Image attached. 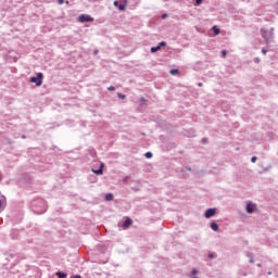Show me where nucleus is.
Wrapping results in <instances>:
<instances>
[{
  "label": "nucleus",
  "mask_w": 278,
  "mask_h": 278,
  "mask_svg": "<svg viewBox=\"0 0 278 278\" xmlns=\"http://www.w3.org/2000/svg\"><path fill=\"white\" fill-rule=\"evenodd\" d=\"M93 53H94V55H97V53H99V50H94V52H93Z\"/></svg>",
  "instance_id": "nucleus-35"
},
{
  "label": "nucleus",
  "mask_w": 278,
  "mask_h": 278,
  "mask_svg": "<svg viewBox=\"0 0 278 278\" xmlns=\"http://www.w3.org/2000/svg\"><path fill=\"white\" fill-rule=\"evenodd\" d=\"M113 5H114L115 8H118V1H114V2H113Z\"/></svg>",
  "instance_id": "nucleus-28"
},
{
  "label": "nucleus",
  "mask_w": 278,
  "mask_h": 278,
  "mask_svg": "<svg viewBox=\"0 0 278 278\" xmlns=\"http://www.w3.org/2000/svg\"><path fill=\"white\" fill-rule=\"evenodd\" d=\"M187 170H192V168L191 167H187Z\"/></svg>",
  "instance_id": "nucleus-38"
},
{
  "label": "nucleus",
  "mask_w": 278,
  "mask_h": 278,
  "mask_svg": "<svg viewBox=\"0 0 278 278\" xmlns=\"http://www.w3.org/2000/svg\"><path fill=\"white\" fill-rule=\"evenodd\" d=\"M131 223H132L131 218L127 217V218L124 220V223H123V227H124L125 229H127V227H129V226L131 225Z\"/></svg>",
  "instance_id": "nucleus-6"
},
{
  "label": "nucleus",
  "mask_w": 278,
  "mask_h": 278,
  "mask_svg": "<svg viewBox=\"0 0 278 278\" xmlns=\"http://www.w3.org/2000/svg\"><path fill=\"white\" fill-rule=\"evenodd\" d=\"M92 173H94V175H103V164H101L100 168L92 169Z\"/></svg>",
  "instance_id": "nucleus-7"
},
{
  "label": "nucleus",
  "mask_w": 278,
  "mask_h": 278,
  "mask_svg": "<svg viewBox=\"0 0 278 278\" xmlns=\"http://www.w3.org/2000/svg\"><path fill=\"white\" fill-rule=\"evenodd\" d=\"M202 142H203L204 144H207V138H203V139H202Z\"/></svg>",
  "instance_id": "nucleus-30"
},
{
  "label": "nucleus",
  "mask_w": 278,
  "mask_h": 278,
  "mask_svg": "<svg viewBox=\"0 0 278 278\" xmlns=\"http://www.w3.org/2000/svg\"><path fill=\"white\" fill-rule=\"evenodd\" d=\"M118 99H127V96L125 93L118 92L117 93Z\"/></svg>",
  "instance_id": "nucleus-15"
},
{
  "label": "nucleus",
  "mask_w": 278,
  "mask_h": 278,
  "mask_svg": "<svg viewBox=\"0 0 278 278\" xmlns=\"http://www.w3.org/2000/svg\"><path fill=\"white\" fill-rule=\"evenodd\" d=\"M45 212H47V208H43V210H40V211L35 210V214H45Z\"/></svg>",
  "instance_id": "nucleus-19"
},
{
  "label": "nucleus",
  "mask_w": 278,
  "mask_h": 278,
  "mask_svg": "<svg viewBox=\"0 0 278 278\" xmlns=\"http://www.w3.org/2000/svg\"><path fill=\"white\" fill-rule=\"evenodd\" d=\"M43 77L42 73H37V76L30 77V83L36 84V86H42Z\"/></svg>",
  "instance_id": "nucleus-2"
},
{
  "label": "nucleus",
  "mask_w": 278,
  "mask_h": 278,
  "mask_svg": "<svg viewBox=\"0 0 278 278\" xmlns=\"http://www.w3.org/2000/svg\"><path fill=\"white\" fill-rule=\"evenodd\" d=\"M55 275L59 278H66L67 277L66 273H64V271H56Z\"/></svg>",
  "instance_id": "nucleus-11"
},
{
  "label": "nucleus",
  "mask_w": 278,
  "mask_h": 278,
  "mask_svg": "<svg viewBox=\"0 0 278 278\" xmlns=\"http://www.w3.org/2000/svg\"><path fill=\"white\" fill-rule=\"evenodd\" d=\"M146 157H147L148 160H151V157H153V153L147 152V153H146Z\"/></svg>",
  "instance_id": "nucleus-18"
},
{
  "label": "nucleus",
  "mask_w": 278,
  "mask_h": 278,
  "mask_svg": "<svg viewBox=\"0 0 278 278\" xmlns=\"http://www.w3.org/2000/svg\"><path fill=\"white\" fill-rule=\"evenodd\" d=\"M254 211H255V204H253L252 202H249L247 204V212H248V214H253Z\"/></svg>",
  "instance_id": "nucleus-5"
},
{
  "label": "nucleus",
  "mask_w": 278,
  "mask_h": 278,
  "mask_svg": "<svg viewBox=\"0 0 278 278\" xmlns=\"http://www.w3.org/2000/svg\"><path fill=\"white\" fill-rule=\"evenodd\" d=\"M254 62H255V64H260V62H261L260 58L258 56L254 58Z\"/></svg>",
  "instance_id": "nucleus-22"
},
{
  "label": "nucleus",
  "mask_w": 278,
  "mask_h": 278,
  "mask_svg": "<svg viewBox=\"0 0 278 278\" xmlns=\"http://www.w3.org/2000/svg\"><path fill=\"white\" fill-rule=\"evenodd\" d=\"M247 257H249L250 264H255V258L253 256V253L251 252L247 253Z\"/></svg>",
  "instance_id": "nucleus-8"
},
{
  "label": "nucleus",
  "mask_w": 278,
  "mask_h": 278,
  "mask_svg": "<svg viewBox=\"0 0 278 278\" xmlns=\"http://www.w3.org/2000/svg\"><path fill=\"white\" fill-rule=\"evenodd\" d=\"M59 5H62L64 3V0H58Z\"/></svg>",
  "instance_id": "nucleus-33"
},
{
  "label": "nucleus",
  "mask_w": 278,
  "mask_h": 278,
  "mask_svg": "<svg viewBox=\"0 0 278 278\" xmlns=\"http://www.w3.org/2000/svg\"><path fill=\"white\" fill-rule=\"evenodd\" d=\"M266 53H268V50H266V48H263V49H262V54H263V55H266Z\"/></svg>",
  "instance_id": "nucleus-21"
},
{
  "label": "nucleus",
  "mask_w": 278,
  "mask_h": 278,
  "mask_svg": "<svg viewBox=\"0 0 278 278\" xmlns=\"http://www.w3.org/2000/svg\"><path fill=\"white\" fill-rule=\"evenodd\" d=\"M222 55H223V58H225L227 55V50H223Z\"/></svg>",
  "instance_id": "nucleus-27"
},
{
  "label": "nucleus",
  "mask_w": 278,
  "mask_h": 278,
  "mask_svg": "<svg viewBox=\"0 0 278 278\" xmlns=\"http://www.w3.org/2000/svg\"><path fill=\"white\" fill-rule=\"evenodd\" d=\"M251 162H252L253 164H255V162H257V156H253V157L251 159Z\"/></svg>",
  "instance_id": "nucleus-24"
},
{
  "label": "nucleus",
  "mask_w": 278,
  "mask_h": 278,
  "mask_svg": "<svg viewBox=\"0 0 278 278\" xmlns=\"http://www.w3.org/2000/svg\"><path fill=\"white\" fill-rule=\"evenodd\" d=\"M162 18H163V20H164V18H168V14L164 13V14L162 15Z\"/></svg>",
  "instance_id": "nucleus-29"
},
{
  "label": "nucleus",
  "mask_w": 278,
  "mask_h": 278,
  "mask_svg": "<svg viewBox=\"0 0 278 278\" xmlns=\"http://www.w3.org/2000/svg\"><path fill=\"white\" fill-rule=\"evenodd\" d=\"M198 86H203V84H202V83H200V84H198Z\"/></svg>",
  "instance_id": "nucleus-41"
},
{
  "label": "nucleus",
  "mask_w": 278,
  "mask_h": 278,
  "mask_svg": "<svg viewBox=\"0 0 278 278\" xmlns=\"http://www.w3.org/2000/svg\"><path fill=\"white\" fill-rule=\"evenodd\" d=\"M157 47H160V49H162V47H166V41H161Z\"/></svg>",
  "instance_id": "nucleus-20"
},
{
  "label": "nucleus",
  "mask_w": 278,
  "mask_h": 278,
  "mask_svg": "<svg viewBox=\"0 0 278 278\" xmlns=\"http://www.w3.org/2000/svg\"><path fill=\"white\" fill-rule=\"evenodd\" d=\"M216 214V208H207L204 216L205 218H212Z\"/></svg>",
  "instance_id": "nucleus-4"
},
{
  "label": "nucleus",
  "mask_w": 278,
  "mask_h": 278,
  "mask_svg": "<svg viewBox=\"0 0 278 278\" xmlns=\"http://www.w3.org/2000/svg\"><path fill=\"white\" fill-rule=\"evenodd\" d=\"M208 257H210V260H214V254L210 253Z\"/></svg>",
  "instance_id": "nucleus-31"
},
{
  "label": "nucleus",
  "mask_w": 278,
  "mask_h": 278,
  "mask_svg": "<svg viewBox=\"0 0 278 278\" xmlns=\"http://www.w3.org/2000/svg\"><path fill=\"white\" fill-rule=\"evenodd\" d=\"M211 229H212L213 231H218V224H216V222H212V223H211Z\"/></svg>",
  "instance_id": "nucleus-10"
},
{
  "label": "nucleus",
  "mask_w": 278,
  "mask_h": 278,
  "mask_svg": "<svg viewBox=\"0 0 278 278\" xmlns=\"http://www.w3.org/2000/svg\"><path fill=\"white\" fill-rule=\"evenodd\" d=\"M257 267H258V268H262V264H257Z\"/></svg>",
  "instance_id": "nucleus-37"
},
{
  "label": "nucleus",
  "mask_w": 278,
  "mask_h": 278,
  "mask_svg": "<svg viewBox=\"0 0 278 278\" xmlns=\"http://www.w3.org/2000/svg\"><path fill=\"white\" fill-rule=\"evenodd\" d=\"M267 275H273V271H268V274Z\"/></svg>",
  "instance_id": "nucleus-40"
},
{
  "label": "nucleus",
  "mask_w": 278,
  "mask_h": 278,
  "mask_svg": "<svg viewBox=\"0 0 278 278\" xmlns=\"http://www.w3.org/2000/svg\"><path fill=\"white\" fill-rule=\"evenodd\" d=\"M71 278H81V275H75V276H72Z\"/></svg>",
  "instance_id": "nucleus-32"
},
{
  "label": "nucleus",
  "mask_w": 278,
  "mask_h": 278,
  "mask_svg": "<svg viewBox=\"0 0 278 278\" xmlns=\"http://www.w3.org/2000/svg\"><path fill=\"white\" fill-rule=\"evenodd\" d=\"M130 177H131V176H126V177L123 179L124 184L127 182L128 179H130Z\"/></svg>",
  "instance_id": "nucleus-25"
},
{
  "label": "nucleus",
  "mask_w": 278,
  "mask_h": 278,
  "mask_svg": "<svg viewBox=\"0 0 278 278\" xmlns=\"http://www.w3.org/2000/svg\"><path fill=\"white\" fill-rule=\"evenodd\" d=\"M160 46H156V47H152L151 48V53H157V51H160Z\"/></svg>",
  "instance_id": "nucleus-13"
},
{
  "label": "nucleus",
  "mask_w": 278,
  "mask_h": 278,
  "mask_svg": "<svg viewBox=\"0 0 278 278\" xmlns=\"http://www.w3.org/2000/svg\"><path fill=\"white\" fill-rule=\"evenodd\" d=\"M108 90H110L111 92H113L114 90H116V88H115L114 86H110V87L108 88Z\"/></svg>",
  "instance_id": "nucleus-23"
},
{
  "label": "nucleus",
  "mask_w": 278,
  "mask_h": 278,
  "mask_svg": "<svg viewBox=\"0 0 278 278\" xmlns=\"http://www.w3.org/2000/svg\"><path fill=\"white\" fill-rule=\"evenodd\" d=\"M275 28H270V30L261 29L262 38L266 45H270L273 42V37L275 36Z\"/></svg>",
  "instance_id": "nucleus-1"
},
{
  "label": "nucleus",
  "mask_w": 278,
  "mask_h": 278,
  "mask_svg": "<svg viewBox=\"0 0 278 278\" xmlns=\"http://www.w3.org/2000/svg\"><path fill=\"white\" fill-rule=\"evenodd\" d=\"M197 273H199L197 269H192L191 278H199L197 277Z\"/></svg>",
  "instance_id": "nucleus-17"
},
{
  "label": "nucleus",
  "mask_w": 278,
  "mask_h": 278,
  "mask_svg": "<svg viewBox=\"0 0 278 278\" xmlns=\"http://www.w3.org/2000/svg\"><path fill=\"white\" fill-rule=\"evenodd\" d=\"M3 205V202L0 200V207Z\"/></svg>",
  "instance_id": "nucleus-36"
},
{
  "label": "nucleus",
  "mask_w": 278,
  "mask_h": 278,
  "mask_svg": "<svg viewBox=\"0 0 278 278\" xmlns=\"http://www.w3.org/2000/svg\"><path fill=\"white\" fill-rule=\"evenodd\" d=\"M126 8H127V4H119L118 5V10H121V12H125Z\"/></svg>",
  "instance_id": "nucleus-14"
},
{
  "label": "nucleus",
  "mask_w": 278,
  "mask_h": 278,
  "mask_svg": "<svg viewBox=\"0 0 278 278\" xmlns=\"http://www.w3.org/2000/svg\"><path fill=\"white\" fill-rule=\"evenodd\" d=\"M213 31L215 36H218V34H220V29L218 28V26H213Z\"/></svg>",
  "instance_id": "nucleus-12"
},
{
  "label": "nucleus",
  "mask_w": 278,
  "mask_h": 278,
  "mask_svg": "<svg viewBox=\"0 0 278 278\" xmlns=\"http://www.w3.org/2000/svg\"><path fill=\"white\" fill-rule=\"evenodd\" d=\"M79 23H92V21H94V18L90 15H86V14H81L78 17Z\"/></svg>",
  "instance_id": "nucleus-3"
},
{
  "label": "nucleus",
  "mask_w": 278,
  "mask_h": 278,
  "mask_svg": "<svg viewBox=\"0 0 278 278\" xmlns=\"http://www.w3.org/2000/svg\"><path fill=\"white\" fill-rule=\"evenodd\" d=\"M36 205H37L36 202H34V203H33V206L36 207Z\"/></svg>",
  "instance_id": "nucleus-39"
},
{
  "label": "nucleus",
  "mask_w": 278,
  "mask_h": 278,
  "mask_svg": "<svg viewBox=\"0 0 278 278\" xmlns=\"http://www.w3.org/2000/svg\"><path fill=\"white\" fill-rule=\"evenodd\" d=\"M39 203L45 206V200H39Z\"/></svg>",
  "instance_id": "nucleus-34"
},
{
  "label": "nucleus",
  "mask_w": 278,
  "mask_h": 278,
  "mask_svg": "<svg viewBox=\"0 0 278 278\" xmlns=\"http://www.w3.org/2000/svg\"><path fill=\"white\" fill-rule=\"evenodd\" d=\"M170 75H179V70H170Z\"/></svg>",
  "instance_id": "nucleus-16"
},
{
  "label": "nucleus",
  "mask_w": 278,
  "mask_h": 278,
  "mask_svg": "<svg viewBox=\"0 0 278 278\" xmlns=\"http://www.w3.org/2000/svg\"><path fill=\"white\" fill-rule=\"evenodd\" d=\"M105 201H114V194L112 193H106L104 197Z\"/></svg>",
  "instance_id": "nucleus-9"
},
{
  "label": "nucleus",
  "mask_w": 278,
  "mask_h": 278,
  "mask_svg": "<svg viewBox=\"0 0 278 278\" xmlns=\"http://www.w3.org/2000/svg\"><path fill=\"white\" fill-rule=\"evenodd\" d=\"M141 101H146L144 98H141Z\"/></svg>",
  "instance_id": "nucleus-42"
},
{
  "label": "nucleus",
  "mask_w": 278,
  "mask_h": 278,
  "mask_svg": "<svg viewBox=\"0 0 278 278\" xmlns=\"http://www.w3.org/2000/svg\"><path fill=\"white\" fill-rule=\"evenodd\" d=\"M197 5H201L203 3V0H195Z\"/></svg>",
  "instance_id": "nucleus-26"
}]
</instances>
